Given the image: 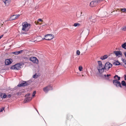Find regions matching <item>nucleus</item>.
<instances>
[{
    "mask_svg": "<svg viewBox=\"0 0 126 126\" xmlns=\"http://www.w3.org/2000/svg\"><path fill=\"white\" fill-rule=\"evenodd\" d=\"M122 61L124 63V64L125 65H126V60L125 59H122Z\"/></svg>",
    "mask_w": 126,
    "mask_h": 126,
    "instance_id": "obj_28",
    "label": "nucleus"
},
{
    "mask_svg": "<svg viewBox=\"0 0 126 126\" xmlns=\"http://www.w3.org/2000/svg\"><path fill=\"white\" fill-rule=\"evenodd\" d=\"M38 75H37L36 74H34L33 76V78H37L38 77Z\"/></svg>",
    "mask_w": 126,
    "mask_h": 126,
    "instance_id": "obj_29",
    "label": "nucleus"
},
{
    "mask_svg": "<svg viewBox=\"0 0 126 126\" xmlns=\"http://www.w3.org/2000/svg\"><path fill=\"white\" fill-rule=\"evenodd\" d=\"M35 23L36 24V25H37V23H36V21H35Z\"/></svg>",
    "mask_w": 126,
    "mask_h": 126,
    "instance_id": "obj_42",
    "label": "nucleus"
},
{
    "mask_svg": "<svg viewBox=\"0 0 126 126\" xmlns=\"http://www.w3.org/2000/svg\"><path fill=\"white\" fill-rule=\"evenodd\" d=\"M22 30L25 32L27 31L30 29L31 25L27 22H24L22 24Z\"/></svg>",
    "mask_w": 126,
    "mask_h": 126,
    "instance_id": "obj_1",
    "label": "nucleus"
},
{
    "mask_svg": "<svg viewBox=\"0 0 126 126\" xmlns=\"http://www.w3.org/2000/svg\"><path fill=\"white\" fill-rule=\"evenodd\" d=\"M82 76H83V75H82Z\"/></svg>",
    "mask_w": 126,
    "mask_h": 126,
    "instance_id": "obj_44",
    "label": "nucleus"
},
{
    "mask_svg": "<svg viewBox=\"0 0 126 126\" xmlns=\"http://www.w3.org/2000/svg\"><path fill=\"white\" fill-rule=\"evenodd\" d=\"M83 69V68L82 67V66H80L79 67V71H81L82 69Z\"/></svg>",
    "mask_w": 126,
    "mask_h": 126,
    "instance_id": "obj_27",
    "label": "nucleus"
},
{
    "mask_svg": "<svg viewBox=\"0 0 126 126\" xmlns=\"http://www.w3.org/2000/svg\"><path fill=\"white\" fill-rule=\"evenodd\" d=\"M114 53L117 56H118L120 55H122V53L120 51H114Z\"/></svg>",
    "mask_w": 126,
    "mask_h": 126,
    "instance_id": "obj_15",
    "label": "nucleus"
},
{
    "mask_svg": "<svg viewBox=\"0 0 126 126\" xmlns=\"http://www.w3.org/2000/svg\"><path fill=\"white\" fill-rule=\"evenodd\" d=\"M4 107H3L1 108L0 109V112H1L3 111L4 110Z\"/></svg>",
    "mask_w": 126,
    "mask_h": 126,
    "instance_id": "obj_31",
    "label": "nucleus"
},
{
    "mask_svg": "<svg viewBox=\"0 0 126 126\" xmlns=\"http://www.w3.org/2000/svg\"><path fill=\"white\" fill-rule=\"evenodd\" d=\"M22 64L21 63H18L16 64L11 66V69H12L18 70L20 69Z\"/></svg>",
    "mask_w": 126,
    "mask_h": 126,
    "instance_id": "obj_5",
    "label": "nucleus"
},
{
    "mask_svg": "<svg viewBox=\"0 0 126 126\" xmlns=\"http://www.w3.org/2000/svg\"><path fill=\"white\" fill-rule=\"evenodd\" d=\"M45 38L47 40H50L53 39L54 37V36L53 34H47L45 36Z\"/></svg>",
    "mask_w": 126,
    "mask_h": 126,
    "instance_id": "obj_9",
    "label": "nucleus"
},
{
    "mask_svg": "<svg viewBox=\"0 0 126 126\" xmlns=\"http://www.w3.org/2000/svg\"><path fill=\"white\" fill-rule=\"evenodd\" d=\"M53 89L52 86L51 85H48L43 88V91L46 93H47L49 91L52 90Z\"/></svg>",
    "mask_w": 126,
    "mask_h": 126,
    "instance_id": "obj_3",
    "label": "nucleus"
},
{
    "mask_svg": "<svg viewBox=\"0 0 126 126\" xmlns=\"http://www.w3.org/2000/svg\"><path fill=\"white\" fill-rule=\"evenodd\" d=\"M80 25L79 23H75L74 24L73 26L75 27H76L79 26Z\"/></svg>",
    "mask_w": 126,
    "mask_h": 126,
    "instance_id": "obj_22",
    "label": "nucleus"
},
{
    "mask_svg": "<svg viewBox=\"0 0 126 126\" xmlns=\"http://www.w3.org/2000/svg\"><path fill=\"white\" fill-rule=\"evenodd\" d=\"M30 95V94H27L26 95H25V97H28V96H29Z\"/></svg>",
    "mask_w": 126,
    "mask_h": 126,
    "instance_id": "obj_36",
    "label": "nucleus"
},
{
    "mask_svg": "<svg viewBox=\"0 0 126 126\" xmlns=\"http://www.w3.org/2000/svg\"><path fill=\"white\" fill-rule=\"evenodd\" d=\"M108 57V56L107 55H105L101 57L100 59L102 60H104L107 59Z\"/></svg>",
    "mask_w": 126,
    "mask_h": 126,
    "instance_id": "obj_18",
    "label": "nucleus"
},
{
    "mask_svg": "<svg viewBox=\"0 0 126 126\" xmlns=\"http://www.w3.org/2000/svg\"><path fill=\"white\" fill-rule=\"evenodd\" d=\"M20 16V15L19 14L13 15L12 16L9 18V20H12L15 19L16 18H17Z\"/></svg>",
    "mask_w": 126,
    "mask_h": 126,
    "instance_id": "obj_10",
    "label": "nucleus"
},
{
    "mask_svg": "<svg viewBox=\"0 0 126 126\" xmlns=\"http://www.w3.org/2000/svg\"><path fill=\"white\" fill-rule=\"evenodd\" d=\"M36 91H34L32 93V96L33 97L35 96V94L36 93Z\"/></svg>",
    "mask_w": 126,
    "mask_h": 126,
    "instance_id": "obj_32",
    "label": "nucleus"
},
{
    "mask_svg": "<svg viewBox=\"0 0 126 126\" xmlns=\"http://www.w3.org/2000/svg\"><path fill=\"white\" fill-rule=\"evenodd\" d=\"M32 99V98L30 97H27V98L24 100L25 103L31 101Z\"/></svg>",
    "mask_w": 126,
    "mask_h": 126,
    "instance_id": "obj_16",
    "label": "nucleus"
},
{
    "mask_svg": "<svg viewBox=\"0 0 126 126\" xmlns=\"http://www.w3.org/2000/svg\"><path fill=\"white\" fill-rule=\"evenodd\" d=\"M115 79L113 80V84L117 87L119 86L122 87L121 83L117 80V79Z\"/></svg>",
    "mask_w": 126,
    "mask_h": 126,
    "instance_id": "obj_8",
    "label": "nucleus"
},
{
    "mask_svg": "<svg viewBox=\"0 0 126 126\" xmlns=\"http://www.w3.org/2000/svg\"><path fill=\"white\" fill-rule=\"evenodd\" d=\"M11 96V95L10 94H8L7 95V96L6 97H8V98H10Z\"/></svg>",
    "mask_w": 126,
    "mask_h": 126,
    "instance_id": "obj_37",
    "label": "nucleus"
},
{
    "mask_svg": "<svg viewBox=\"0 0 126 126\" xmlns=\"http://www.w3.org/2000/svg\"><path fill=\"white\" fill-rule=\"evenodd\" d=\"M98 65L97 67V69L99 73H102L104 72V68L101 62L100 61H98Z\"/></svg>",
    "mask_w": 126,
    "mask_h": 126,
    "instance_id": "obj_2",
    "label": "nucleus"
},
{
    "mask_svg": "<svg viewBox=\"0 0 126 126\" xmlns=\"http://www.w3.org/2000/svg\"><path fill=\"white\" fill-rule=\"evenodd\" d=\"M113 12V11L112 12H111V13H112V12Z\"/></svg>",
    "mask_w": 126,
    "mask_h": 126,
    "instance_id": "obj_45",
    "label": "nucleus"
},
{
    "mask_svg": "<svg viewBox=\"0 0 126 126\" xmlns=\"http://www.w3.org/2000/svg\"><path fill=\"white\" fill-rule=\"evenodd\" d=\"M73 117V116L71 115H69L67 116V119H71Z\"/></svg>",
    "mask_w": 126,
    "mask_h": 126,
    "instance_id": "obj_25",
    "label": "nucleus"
},
{
    "mask_svg": "<svg viewBox=\"0 0 126 126\" xmlns=\"http://www.w3.org/2000/svg\"><path fill=\"white\" fill-rule=\"evenodd\" d=\"M96 18V16H94V17L93 16H91L89 18V20L91 22H95L96 21V20L95 19Z\"/></svg>",
    "mask_w": 126,
    "mask_h": 126,
    "instance_id": "obj_13",
    "label": "nucleus"
},
{
    "mask_svg": "<svg viewBox=\"0 0 126 126\" xmlns=\"http://www.w3.org/2000/svg\"><path fill=\"white\" fill-rule=\"evenodd\" d=\"M0 96L1 98H5L7 96V95L4 93H0Z\"/></svg>",
    "mask_w": 126,
    "mask_h": 126,
    "instance_id": "obj_17",
    "label": "nucleus"
},
{
    "mask_svg": "<svg viewBox=\"0 0 126 126\" xmlns=\"http://www.w3.org/2000/svg\"><path fill=\"white\" fill-rule=\"evenodd\" d=\"M117 78V80H119L120 79V77H118L117 75H116L115 76H114V78L115 79L116 77Z\"/></svg>",
    "mask_w": 126,
    "mask_h": 126,
    "instance_id": "obj_24",
    "label": "nucleus"
},
{
    "mask_svg": "<svg viewBox=\"0 0 126 126\" xmlns=\"http://www.w3.org/2000/svg\"><path fill=\"white\" fill-rule=\"evenodd\" d=\"M3 2L4 3L6 6H8L11 2V0H2Z\"/></svg>",
    "mask_w": 126,
    "mask_h": 126,
    "instance_id": "obj_12",
    "label": "nucleus"
},
{
    "mask_svg": "<svg viewBox=\"0 0 126 126\" xmlns=\"http://www.w3.org/2000/svg\"><path fill=\"white\" fill-rule=\"evenodd\" d=\"M112 66V64L110 63L109 62H107L106 63L105 66L103 67L104 70L106 69L108 70Z\"/></svg>",
    "mask_w": 126,
    "mask_h": 126,
    "instance_id": "obj_6",
    "label": "nucleus"
},
{
    "mask_svg": "<svg viewBox=\"0 0 126 126\" xmlns=\"http://www.w3.org/2000/svg\"><path fill=\"white\" fill-rule=\"evenodd\" d=\"M125 79L126 80V75H125Z\"/></svg>",
    "mask_w": 126,
    "mask_h": 126,
    "instance_id": "obj_41",
    "label": "nucleus"
},
{
    "mask_svg": "<svg viewBox=\"0 0 126 126\" xmlns=\"http://www.w3.org/2000/svg\"><path fill=\"white\" fill-rule=\"evenodd\" d=\"M21 92H19L17 93V95H20L21 94Z\"/></svg>",
    "mask_w": 126,
    "mask_h": 126,
    "instance_id": "obj_38",
    "label": "nucleus"
},
{
    "mask_svg": "<svg viewBox=\"0 0 126 126\" xmlns=\"http://www.w3.org/2000/svg\"><path fill=\"white\" fill-rule=\"evenodd\" d=\"M40 24H41V23H40Z\"/></svg>",
    "mask_w": 126,
    "mask_h": 126,
    "instance_id": "obj_46",
    "label": "nucleus"
},
{
    "mask_svg": "<svg viewBox=\"0 0 126 126\" xmlns=\"http://www.w3.org/2000/svg\"><path fill=\"white\" fill-rule=\"evenodd\" d=\"M124 54L126 58V52H125L124 53Z\"/></svg>",
    "mask_w": 126,
    "mask_h": 126,
    "instance_id": "obj_40",
    "label": "nucleus"
},
{
    "mask_svg": "<svg viewBox=\"0 0 126 126\" xmlns=\"http://www.w3.org/2000/svg\"><path fill=\"white\" fill-rule=\"evenodd\" d=\"M122 47L125 49H126V43L122 45Z\"/></svg>",
    "mask_w": 126,
    "mask_h": 126,
    "instance_id": "obj_23",
    "label": "nucleus"
},
{
    "mask_svg": "<svg viewBox=\"0 0 126 126\" xmlns=\"http://www.w3.org/2000/svg\"><path fill=\"white\" fill-rule=\"evenodd\" d=\"M30 60L33 63H35L37 64H38V60L36 57H31L30 58Z\"/></svg>",
    "mask_w": 126,
    "mask_h": 126,
    "instance_id": "obj_7",
    "label": "nucleus"
},
{
    "mask_svg": "<svg viewBox=\"0 0 126 126\" xmlns=\"http://www.w3.org/2000/svg\"><path fill=\"white\" fill-rule=\"evenodd\" d=\"M80 16L81 17L82 16H83L84 15L82 11H81L80 13Z\"/></svg>",
    "mask_w": 126,
    "mask_h": 126,
    "instance_id": "obj_35",
    "label": "nucleus"
},
{
    "mask_svg": "<svg viewBox=\"0 0 126 126\" xmlns=\"http://www.w3.org/2000/svg\"><path fill=\"white\" fill-rule=\"evenodd\" d=\"M26 58V59H27V60L28 59L27 58Z\"/></svg>",
    "mask_w": 126,
    "mask_h": 126,
    "instance_id": "obj_43",
    "label": "nucleus"
},
{
    "mask_svg": "<svg viewBox=\"0 0 126 126\" xmlns=\"http://www.w3.org/2000/svg\"><path fill=\"white\" fill-rule=\"evenodd\" d=\"M113 64L115 65H118L120 64V63L118 61H116L113 63Z\"/></svg>",
    "mask_w": 126,
    "mask_h": 126,
    "instance_id": "obj_21",
    "label": "nucleus"
},
{
    "mask_svg": "<svg viewBox=\"0 0 126 126\" xmlns=\"http://www.w3.org/2000/svg\"><path fill=\"white\" fill-rule=\"evenodd\" d=\"M121 30L123 31H126V25L121 28Z\"/></svg>",
    "mask_w": 126,
    "mask_h": 126,
    "instance_id": "obj_26",
    "label": "nucleus"
},
{
    "mask_svg": "<svg viewBox=\"0 0 126 126\" xmlns=\"http://www.w3.org/2000/svg\"><path fill=\"white\" fill-rule=\"evenodd\" d=\"M111 75L110 74H107V75H104V77H108L110 76Z\"/></svg>",
    "mask_w": 126,
    "mask_h": 126,
    "instance_id": "obj_33",
    "label": "nucleus"
},
{
    "mask_svg": "<svg viewBox=\"0 0 126 126\" xmlns=\"http://www.w3.org/2000/svg\"><path fill=\"white\" fill-rule=\"evenodd\" d=\"M13 62V60L11 59H6L5 61V63L6 65H9L10 64Z\"/></svg>",
    "mask_w": 126,
    "mask_h": 126,
    "instance_id": "obj_11",
    "label": "nucleus"
},
{
    "mask_svg": "<svg viewBox=\"0 0 126 126\" xmlns=\"http://www.w3.org/2000/svg\"><path fill=\"white\" fill-rule=\"evenodd\" d=\"M80 52L79 50H78L77 51L76 54L78 55H79L80 54Z\"/></svg>",
    "mask_w": 126,
    "mask_h": 126,
    "instance_id": "obj_30",
    "label": "nucleus"
},
{
    "mask_svg": "<svg viewBox=\"0 0 126 126\" xmlns=\"http://www.w3.org/2000/svg\"><path fill=\"white\" fill-rule=\"evenodd\" d=\"M102 0H96L92 1L90 3V6L91 7H94L102 2Z\"/></svg>",
    "mask_w": 126,
    "mask_h": 126,
    "instance_id": "obj_4",
    "label": "nucleus"
},
{
    "mask_svg": "<svg viewBox=\"0 0 126 126\" xmlns=\"http://www.w3.org/2000/svg\"><path fill=\"white\" fill-rule=\"evenodd\" d=\"M28 84L26 81H24L23 83L20 84L18 85L19 87L24 86L27 85Z\"/></svg>",
    "mask_w": 126,
    "mask_h": 126,
    "instance_id": "obj_14",
    "label": "nucleus"
},
{
    "mask_svg": "<svg viewBox=\"0 0 126 126\" xmlns=\"http://www.w3.org/2000/svg\"><path fill=\"white\" fill-rule=\"evenodd\" d=\"M23 51V50H20L19 51H16L15 52H14L13 53L14 54H18L20 53H22V52Z\"/></svg>",
    "mask_w": 126,
    "mask_h": 126,
    "instance_id": "obj_19",
    "label": "nucleus"
},
{
    "mask_svg": "<svg viewBox=\"0 0 126 126\" xmlns=\"http://www.w3.org/2000/svg\"><path fill=\"white\" fill-rule=\"evenodd\" d=\"M3 35H1L0 36V39L3 37Z\"/></svg>",
    "mask_w": 126,
    "mask_h": 126,
    "instance_id": "obj_39",
    "label": "nucleus"
},
{
    "mask_svg": "<svg viewBox=\"0 0 126 126\" xmlns=\"http://www.w3.org/2000/svg\"><path fill=\"white\" fill-rule=\"evenodd\" d=\"M38 22L37 23V24L38 23V22H39V21H41V22H43V20L42 19H38Z\"/></svg>",
    "mask_w": 126,
    "mask_h": 126,
    "instance_id": "obj_34",
    "label": "nucleus"
},
{
    "mask_svg": "<svg viewBox=\"0 0 126 126\" xmlns=\"http://www.w3.org/2000/svg\"><path fill=\"white\" fill-rule=\"evenodd\" d=\"M119 9L121 11L124 13L126 12V8H123Z\"/></svg>",
    "mask_w": 126,
    "mask_h": 126,
    "instance_id": "obj_20",
    "label": "nucleus"
}]
</instances>
